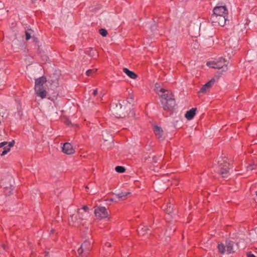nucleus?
Segmentation results:
<instances>
[{"label":"nucleus","mask_w":257,"mask_h":257,"mask_svg":"<svg viewBox=\"0 0 257 257\" xmlns=\"http://www.w3.org/2000/svg\"><path fill=\"white\" fill-rule=\"evenodd\" d=\"M85 53L92 57H96L98 55L96 50L93 48H89L88 50H86Z\"/></svg>","instance_id":"16"},{"label":"nucleus","mask_w":257,"mask_h":257,"mask_svg":"<svg viewBox=\"0 0 257 257\" xmlns=\"http://www.w3.org/2000/svg\"><path fill=\"white\" fill-rule=\"evenodd\" d=\"M35 90L38 96L42 98H44L47 95V92L44 86H40L39 84L35 85Z\"/></svg>","instance_id":"8"},{"label":"nucleus","mask_w":257,"mask_h":257,"mask_svg":"<svg viewBox=\"0 0 257 257\" xmlns=\"http://www.w3.org/2000/svg\"><path fill=\"white\" fill-rule=\"evenodd\" d=\"M130 194V192H120L116 195L118 198L123 199Z\"/></svg>","instance_id":"22"},{"label":"nucleus","mask_w":257,"mask_h":257,"mask_svg":"<svg viewBox=\"0 0 257 257\" xmlns=\"http://www.w3.org/2000/svg\"><path fill=\"white\" fill-rule=\"evenodd\" d=\"M216 21H212L213 23H217L221 26H224L225 25L226 21L227 20V16H218Z\"/></svg>","instance_id":"12"},{"label":"nucleus","mask_w":257,"mask_h":257,"mask_svg":"<svg viewBox=\"0 0 257 257\" xmlns=\"http://www.w3.org/2000/svg\"><path fill=\"white\" fill-rule=\"evenodd\" d=\"M77 214L79 217V219H80V221L83 220H87L88 218L89 217V212H85L82 211L81 210H77Z\"/></svg>","instance_id":"11"},{"label":"nucleus","mask_w":257,"mask_h":257,"mask_svg":"<svg viewBox=\"0 0 257 257\" xmlns=\"http://www.w3.org/2000/svg\"><path fill=\"white\" fill-rule=\"evenodd\" d=\"M247 257H256L253 253L251 252H248L246 253Z\"/></svg>","instance_id":"34"},{"label":"nucleus","mask_w":257,"mask_h":257,"mask_svg":"<svg viewBox=\"0 0 257 257\" xmlns=\"http://www.w3.org/2000/svg\"><path fill=\"white\" fill-rule=\"evenodd\" d=\"M148 230V228L146 227H143L142 226H139L138 229V232L139 235H144L146 232L147 233Z\"/></svg>","instance_id":"18"},{"label":"nucleus","mask_w":257,"mask_h":257,"mask_svg":"<svg viewBox=\"0 0 257 257\" xmlns=\"http://www.w3.org/2000/svg\"><path fill=\"white\" fill-rule=\"evenodd\" d=\"M154 132L156 137L159 140H163V132L161 127L158 126L154 127Z\"/></svg>","instance_id":"10"},{"label":"nucleus","mask_w":257,"mask_h":257,"mask_svg":"<svg viewBox=\"0 0 257 257\" xmlns=\"http://www.w3.org/2000/svg\"><path fill=\"white\" fill-rule=\"evenodd\" d=\"M46 82V79L44 77H40L35 80V85L39 84L40 86H44Z\"/></svg>","instance_id":"17"},{"label":"nucleus","mask_w":257,"mask_h":257,"mask_svg":"<svg viewBox=\"0 0 257 257\" xmlns=\"http://www.w3.org/2000/svg\"><path fill=\"white\" fill-rule=\"evenodd\" d=\"M14 141H13L12 142L8 143L7 146H9V147L10 148L11 147H13L14 145Z\"/></svg>","instance_id":"33"},{"label":"nucleus","mask_w":257,"mask_h":257,"mask_svg":"<svg viewBox=\"0 0 257 257\" xmlns=\"http://www.w3.org/2000/svg\"><path fill=\"white\" fill-rule=\"evenodd\" d=\"M92 248L91 243L90 241L86 240L82 244L81 247L78 249V253L79 254L84 253V255H87L89 251Z\"/></svg>","instance_id":"5"},{"label":"nucleus","mask_w":257,"mask_h":257,"mask_svg":"<svg viewBox=\"0 0 257 257\" xmlns=\"http://www.w3.org/2000/svg\"><path fill=\"white\" fill-rule=\"evenodd\" d=\"M123 71L129 77L132 79H136L137 77V75L134 72L130 71L126 68L123 69Z\"/></svg>","instance_id":"15"},{"label":"nucleus","mask_w":257,"mask_h":257,"mask_svg":"<svg viewBox=\"0 0 257 257\" xmlns=\"http://www.w3.org/2000/svg\"><path fill=\"white\" fill-rule=\"evenodd\" d=\"M196 108H193L189 111H187L185 114V117L188 119H192L195 115Z\"/></svg>","instance_id":"14"},{"label":"nucleus","mask_w":257,"mask_h":257,"mask_svg":"<svg viewBox=\"0 0 257 257\" xmlns=\"http://www.w3.org/2000/svg\"><path fill=\"white\" fill-rule=\"evenodd\" d=\"M218 249L219 251V252L221 254H223L225 252V246L222 243H219L218 244Z\"/></svg>","instance_id":"21"},{"label":"nucleus","mask_w":257,"mask_h":257,"mask_svg":"<svg viewBox=\"0 0 257 257\" xmlns=\"http://www.w3.org/2000/svg\"><path fill=\"white\" fill-rule=\"evenodd\" d=\"M227 160L225 157H219L217 159V172L223 178H227L229 175L230 164L227 162Z\"/></svg>","instance_id":"2"},{"label":"nucleus","mask_w":257,"mask_h":257,"mask_svg":"<svg viewBox=\"0 0 257 257\" xmlns=\"http://www.w3.org/2000/svg\"><path fill=\"white\" fill-rule=\"evenodd\" d=\"M210 88L209 87L206 85V84H204L200 89V91H199V93H205Z\"/></svg>","instance_id":"23"},{"label":"nucleus","mask_w":257,"mask_h":257,"mask_svg":"<svg viewBox=\"0 0 257 257\" xmlns=\"http://www.w3.org/2000/svg\"><path fill=\"white\" fill-rule=\"evenodd\" d=\"M62 152L65 154L71 155L75 152V150L70 143H65L62 147Z\"/></svg>","instance_id":"9"},{"label":"nucleus","mask_w":257,"mask_h":257,"mask_svg":"<svg viewBox=\"0 0 257 257\" xmlns=\"http://www.w3.org/2000/svg\"><path fill=\"white\" fill-rule=\"evenodd\" d=\"M228 11L225 6L216 7L214 8L213 14L211 15V21H216L218 16H227Z\"/></svg>","instance_id":"4"},{"label":"nucleus","mask_w":257,"mask_h":257,"mask_svg":"<svg viewBox=\"0 0 257 257\" xmlns=\"http://www.w3.org/2000/svg\"><path fill=\"white\" fill-rule=\"evenodd\" d=\"M215 79L214 78L211 79L210 81H209L208 82L206 83V85L209 87L210 88L215 83Z\"/></svg>","instance_id":"28"},{"label":"nucleus","mask_w":257,"mask_h":257,"mask_svg":"<svg viewBox=\"0 0 257 257\" xmlns=\"http://www.w3.org/2000/svg\"><path fill=\"white\" fill-rule=\"evenodd\" d=\"M110 246H111L110 243L109 242H106L105 244V245L104 246V249L106 251L108 252V253H110V250L109 248L110 247Z\"/></svg>","instance_id":"26"},{"label":"nucleus","mask_w":257,"mask_h":257,"mask_svg":"<svg viewBox=\"0 0 257 257\" xmlns=\"http://www.w3.org/2000/svg\"><path fill=\"white\" fill-rule=\"evenodd\" d=\"M127 100H128L127 101H128V102L129 103H130V104L132 103V102H133V96H130V97H128Z\"/></svg>","instance_id":"35"},{"label":"nucleus","mask_w":257,"mask_h":257,"mask_svg":"<svg viewBox=\"0 0 257 257\" xmlns=\"http://www.w3.org/2000/svg\"><path fill=\"white\" fill-rule=\"evenodd\" d=\"M4 192L7 195H9L11 194V192L13 191V188H12V186L11 185L10 187L5 186L4 187Z\"/></svg>","instance_id":"20"},{"label":"nucleus","mask_w":257,"mask_h":257,"mask_svg":"<svg viewBox=\"0 0 257 257\" xmlns=\"http://www.w3.org/2000/svg\"><path fill=\"white\" fill-rule=\"evenodd\" d=\"M34 34V31L31 29H28L25 31V36L26 40H30L32 37V35Z\"/></svg>","instance_id":"19"},{"label":"nucleus","mask_w":257,"mask_h":257,"mask_svg":"<svg viewBox=\"0 0 257 257\" xmlns=\"http://www.w3.org/2000/svg\"><path fill=\"white\" fill-rule=\"evenodd\" d=\"M157 157H154L153 158V162H155V163H156L157 162Z\"/></svg>","instance_id":"39"},{"label":"nucleus","mask_w":257,"mask_h":257,"mask_svg":"<svg viewBox=\"0 0 257 257\" xmlns=\"http://www.w3.org/2000/svg\"><path fill=\"white\" fill-rule=\"evenodd\" d=\"M48 252H45V257H46V256H48Z\"/></svg>","instance_id":"40"},{"label":"nucleus","mask_w":257,"mask_h":257,"mask_svg":"<svg viewBox=\"0 0 257 257\" xmlns=\"http://www.w3.org/2000/svg\"><path fill=\"white\" fill-rule=\"evenodd\" d=\"M3 149H4V150L2 152V153L1 154V156H2L7 154L10 150V148L7 145L5 146L4 147Z\"/></svg>","instance_id":"25"},{"label":"nucleus","mask_w":257,"mask_h":257,"mask_svg":"<svg viewBox=\"0 0 257 257\" xmlns=\"http://www.w3.org/2000/svg\"><path fill=\"white\" fill-rule=\"evenodd\" d=\"M95 71L93 69H89L86 71V73L87 76H91Z\"/></svg>","instance_id":"30"},{"label":"nucleus","mask_w":257,"mask_h":257,"mask_svg":"<svg viewBox=\"0 0 257 257\" xmlns=\"http://www.w3.org/2000/svg\"><path fill=\"white\" fill-rule=\"evenodd\" d=\"M115 171L118 173H123L125 172V169L122 166H116L115 168Z\"/></svg>","instance_id":"24"},{"label":"nucleus","mask_w":257,"mask_h":257,"mask_svg":"<svg viewBox=\"0 0 257 257\" xmlns=\"http://www.w3.org/2000/svg\"><path fill=\"white\" fill-rule=\"evenodd\" d=\"M228 62L223 58H220L216 61L209 62L207 65L209 67L218 69H222V71H226L228 69Z\"/></svg>","instance_id":"3"},{"label":"nucleus","mask_w":257,"mask_h":257,"mask_svg":"<svg viewBox=\"0 0 257 257\" xmlns=\"http://www.w3.org/2000/svg\"><path fill=\"white\" fill-rule=\"evenodd\" d=\"M77 210H81L82 211L85 212H89V208L87 206H83L82 208L78 209Z\"/></svg>","instance_id":"29"},{"label":"nucleus","mask_w":257,"mask_h":257,"mask_svg":"<svg viewBox=\"0 0 257 257\" xmlns=\"http://www.w3.org/2000/svg\"><path fill=\"white\" fill-rule=\"evenodd\" d=\"M163 109L172 113L176 106L174 96L169 90L161 88L158 92Z\"/></svg>","instance_id":"1"},{"label":"nucleus","mask_w":257,"mask_h":257,"mask_svg":"<svg viewBox=\"0 0 257 257\" xmlns=\"http://www.w3.org/2000/svg\"><path fill=\"white\" fill-rule=\"evenodd\" d=\"M69 224L71 226H79L80 224L84 225V223L81 222L79 219V217L77 214H72L71 215L70 217L68 219Z\"/></svg>","instance_id":"7"},{"label":"nucleus","mask_w":257,"mask_h":257,"mask_svg":"<svg viewBox=\"0 0 257 257\" xmlns=\"http://www.w3.org/2000/svg\"><path fill=\"white\" fill-rule=\"evenodd\" d=\"M99 31L100 34L103 37H106L107 35V32L105 29H100Z\"/></svg>","instance_id":"27"},{"label":"nucleus","mask_w":257,"mask_h":257,"mask_svg":"<svg viewBox=\"0 0 257 257\" xmlns=\"http://www.w3.org/2000/svg\"><path fill=\"white\" fill-rule=\"evenodd\" d=\"M255 165L254 164H253V165H249L247 167V170H252L253 169H255Z\"/></svg>","instance_id":"32"},{"label":"nucleus","mask_w":257,"mask_h":257,"mask_svg":"<svg viewBox=\"0 0 257 257\" xmlns=\"http://www.w3.org/2000/svg\"><path fill=\"white\" fill-rule=\"evenodd\" d=\"M65 123L66 124L68 125H69L70 124H71V122L68 119H67L65 121Z\"/></svg>","instance_id":"37"},{"label":"nucleus","mask_w":257,"mask_h":257,"mask_svg":"<svg viewBox=\"0 0 257 257\" xmlns=\"http://www.w3.org/2000/svg\"><path fill=\"white\" fill-rule=\"evenodd\" d=\"M92 94H93V95L94 96L96 95V94H97V89H94V90H93V93H92Z\"/></svg>","instance_id":"38"},{"label":"nucleus","mask_w":257,"mask_h":257,"mask_svg":"<svg viewBox=\"0 0 257 257\" xmlns=\"http://www.w3.org/2000/svg\"><path fill=\"white\" fill-rule=\"evenodd\" d=\"M94 214L97 219H102L107 217L108 212L104 207H96L94 210Z\"/></svg>","instance_id":"6"},{"label":"nucleus","mask_w":257,"mask_h":257,"mask_svg":"<svg viewBox=\"0 0 257 257\" xmlns=\"http://www.w3.org/2000/svg\"><path fill=\"white\" fill-rule=\"evenodd\" d=\"M172 208L171 207V205L170 203L169 206H167L166 213L169 214L172 212Z\"/></svg>","instance_id":"31"},{"label":"nucleus","mask_w":257,"mask_h":257,"mask_svg":"<svg viewBox=\"0 0 257 257\" xmlns=\"http://www.w3.org/2000/svg\"><path fill=\"white\" fill-rule=\"evenodd\" d=\"M54 231L53 230H52L51 232L52 233Z\"/></svg>","instance_id":"41"},{"label":"nucleus","mask_w":257,"mask_h":257,"mask_svg":"<svg viewBox=\"0 0 257 257\" xmlns=\"http://www.w3.org/2000/svg\"><path fill=\"white\" fill-rule=\"evenodd\" d=\"M233 245H234V242L233 241H230V240L226 241V250L228 253H231L234 252V251L233 250Z\"/></svg>","instance_id":"13"},{"label":"nucleus","mask_w":257,"mask_h":257,"mask_svg":"<svg viewBox=\"0 0 257 257\" xmlns=\"http://www.w3.org/2000/svg\"><path fill=\"white\" fill-rule=\"evenodd\" d=\"M7 144L8 143L5 142L0 143V148L4 147L5 146L7 145Z\"/></svg>","instance_id":"36"}]
</instances>
